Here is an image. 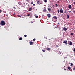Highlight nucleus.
Masks as SVG:
<instances>
[{"mask_svg": "<svg viewBox=\"0 0 75 75\" xmlns=\"http://www.w3.org/2000/svg\"><path fill=\"white\" fill-rule=\"evenodd\" d=\"M1 24L2 26H4L6 24V23L4 21H2L1 22Z\"/></svg>", "mask_w": 75, "mask_h": 75, "instance_id": "1", "label": "nucleus"}, {"mask_svg": "<svg viewBox=\"0 0 75 75\" xmlns=\"http://www.w3.org/2000/svg\"><path fill=\"white\" fill-rule=\"evenodd\" d=\"M62 28L64 31H67V29L65 27H64Z\"/></svg>", "mask_w": 75, "mask_h": 75, "instance_id": "2", "label": "nucleus"}, {"mask_svg": "<svg viewBox=\"0 0 75 75\" xmlns=\"http://www.w3.org/2000/svg\"><path fill=\"white\" fill-rule=\"evenodd\" d=\"M68 42H69V45H72V42L71 41H69Z\"/></svg>", "mask_w": 75, "mask_h": 75, "instance_id": "3", "label": "nucleus"}, {"mask_svg": "<svg viewBox=\"0 0 75 75\" xmlns=\"http://www.w3.org/2000/svg\"><path fill=\"white\" fill-rule=\"evenodd\" d=\"M68 8H69V9H71L72 8L71 6L70 5H69V6H68Z\"/></svg>", "mask_w": 75, "mask_h": 75, "instance_id": "4", "label": "nucleus"}, {"mask_svg": "<svg viewBox=\"0 0 75 75\" xmlns=\"http://www.w3.org/2000/svg\"><path fill=\"white\" fill-rule=\"evenodd\" d=\"M33 10V8L31 7L29 8V10H28L29 11H32Z\"/></svg>", "mask_w": 75, "mask_h": 75, "instance_id": "5", "label": "nucleus"}, {"mask_svg": "<svg viewBox=\"0 0 75 75\" xmlns=\"http://www.w3.org/2000/svg\"><path fill=\"white\" fill-rule=\"evenodd\" d=\"M47 16L48 17V18H50L51 17V15L50 14H47Z\"/></svg>", "mask_w": 75, "mask_h": 75, "instance_id": "6", "label": "nucleus"}, {"mask_svg": "<svg viewBox=\"0 0 75 75\" xmlns=\"http://www.w3.org/2000/svg\"><path fill=\"white\" fill-rule=\"evenodd\" d=\"M60 13H63V10H62V9H60Z\"/></svg>", "mask_w": 75, "mask_h": 75, "instance_id": "7", "label": "nucleus"}, {"mask_svg": "<svg viewBox=\"0 0 75 75\" xmlns=\"http://www.w3.org/2000/svg\"><path fill=\"white\" fill-rule=\"evenodd\" d=\"M53 18L55 19H57V17L56 16H54L53 17Z\"/></svg>", "mask_w": 75, "mask_h": 75, "instance_id": "8", "label": "nucleus"}, {"mask_svg": "<svg viewBox=\"0 0 75 75\" xmlns=\"http://www.w3.org/2000/svg\"><path fill=\"white\" fill-rule=\"evenodd\" d=\"M63 43H67V40H64V41L63 42Z\"/></svg>", "mask_w": 75, "mask_h": 75, "instance_id": "9", "label": "nucleus"}, {"mask_svg": "<svg viewBox=\"0 0 75 75\" xmlns=\"http://www.w3.org/2000/svg\"><path fill=\"white\" fill-rule=\"evenodd\" d=\"M47 10H48L49 11H51V8H47Z\"/></svg>", "mask_w": 75, "mask_h": 75, "instance_id": "10", "label": "nucleus"}, {"mask_svg": "<svg viewBox=\"0 0 75 75\" xmlns=\"http://www.w3.org/2000/svg\"><path fill=\"white\" fill-rule=\"evenodd\" d=\"M30 45H33V42L32 41H30Z\"/></svg>", "mask_w": 75, "mask_h": 75, "instance_id": "11", "label": "nucleus"}, {"mask_svg": "<svg viewBox=\"0 0 75 75\" xmlns=\"http://www.w3.org/2000/svg\"><path fill=\"white\" fill-rule=\"evenodd\" d=\"M43 12H47V10H46V9L43 10Z\"/></svg>", "mask_w": 75, "mask_h": 75, "instance_id": "12", "label": "nucleus"}, {"mask_svg": "<svg viewBox=\"0 0 75 75\" xmlns=\"http://www.w3.org/2000/svg\"><path fill=\"white\" fill-rule=\"evenodd\" d=\"M39 2H40V4H42V1H40Z\"/></svg>", "mask_w": 75, "mask_h": 75, "instance_id": "13", "label": "nucleus"}, {"mask_svg": "<svg viewBox=\"0 0 75 75\" xmlns=\"http://www.w3.org/2000/svg\"><path fill=\"white\" fill-rule=\"evenodd\" d=\"M44 39H47V37L46 36H44Z\"/></svg>", "mask_w": 75, "mask_h": 75, "instance_id": "14", "label": "nucleus"}, {"mask_svg": "<svg viewBox=\"0 0 75 75\" xmlns=\"http://www.w3.org/2000/svg\"><path fill=\"white\" fill-rule=\"evenodd\" d=\"M67 19H68L69 18V15H67Z\"/></svg>", "mask_w": 75, "mask_h": 75, "instance_id": "15", "label": "nucleus"}, {"mask_svg": "<svg viewBox=\"0 0 75 75\" xmlns=\"http://www.w3.org/2000/svg\"><path fill=\"white\" fill-rule=\"evenodd\" d=\"M47 49L48 51H49L50 50H51V49L50 48H47Z\"/></svg>", "mask_w": 75, "mask_h": 75, "instance_id": "16", "label": "nucleus"}, {"mask_svg": "<svg viewBox=\"0 0 75 75\" xmlns=\"http://www.w3.org/2000/svg\"><path fill=\"white\" fill-rule=\"evenodd\" d=\"M22 38L21 37H20V38H19V40H22Z\"/></svg>", "mask_w": 75, "mask_h": 75, "instance_id": "17", "label": "nucleus"}, {"mask_svg": "<svg viewBox=\"0 0 75 75\" xmlns=\"http://www.w3.org/2000/svg\"><path fill=\"white\" fill-rule=\"evenodd\" d=\"M68 69H69V70H70L71 69V68L70 67H68Z\"/></svg>", "mask_w": 75, "mask_h": 75, "instance_id": "18", "label": "nucleus"}, {"mask_svg": "<svg viewBox=\"0 0 75 75\" xmlns=\"http://www.w3.org/2000/svg\"><path fill=\"white\" fill-rule=\"evenodd\" d=\"M3 13H6V11H3Z\"/></svg>", "mask_w": 75, "mask_h": 75, "instance_id": "19", "label": "nucleus"}, {"mask_svg": "<svg viewBox=\"0 0 75 75\" xmlns=\"http://www.w3.org/2000/svg\"><path fill=\"white\" fill-rule=\"evenodd\" d=\"M30 14H30V13L28 14V15H27V16H28V17H29L30 16Z\"/></svg>", "mask_w": 75, "mask_h": 75, "instance_id": "20", "label": "nucleus"}, {"mask_svg": "<svg viewBox=\"0 0 75 75\" xmlns=\"http://www.w3.org/2000/svg\"><path fill=\"white\" fill-rule=\"evenodd\" d=\"M64 13H66V14L67 13V11H66V10L65 11H64Z\"/></svg>", "mask_w": 75, "mask_h": 75, "instance_id": "21", "label": "nucleus"}, {"mask_svg": "<svg viewBox=\"0 0 75 75\" xmlns=\"http://www.w3.org/2000/svg\"><path fill=\"white\" fill-rule=\"evenodd\" d=\"M44 2H45V3H46L47 2V0H44Z\"/></svg>", "mask_w": 75, "mask_h": 75, "instance_id": "22", "label": "nucleus"}, {"mask_svg": "<svg viewBox=\"0 0 75 75\" xmlns=\"http://www.w3.org/2000/svg\"><path fill=\"white\" fill-rule=\"evenodd\" d=\"M73 63H71V66H73Z\"/></svg>", "mask_w": 75, "mask_h": 75, "instance_id": "23", "label": "nucleus"}, {"mask_svg": "<svg viewBox=\"0 0 75 75\" xmlns=\"http://www.w3.org/2000/svg\"><path fill=\"white\" fill-rule=\"evenodd\" d=\"M55 5L56 6V7H58V5H57V4H55Z\"/></svg>", "mask_w": 75, "mask_h": 75, "instance_id": "24", "label": "nucleus"}, {"mask_svg": "<svg viewBox=\"0 0 75 75\" xmlns=\"http://www.w3.org/2000/svg\"><path fill=\"white\" fill-rule=\"evenodd\" d=\"M42 51L43 52H45V50H43V49L42 50Z\"/></svg>", "mask_w": 75, "mask_h": 75, "instance_id": "25", "label": "nucleus"}, {"mask_svg": "<svg viewBox=\"0 0 75 75\" xmlns=\"http://www.w3.org/2000/svg\"><path fill=\"white\" fill-rule=\"evenodd\" d=\"M37 2H38V4H40L39 3V1H38Z\"/></svg>", "mask_w": 75, "mask_h": 75, "instance_id": "26", "label": "nucleus"}, {"mask_svg": "<svg viewBox=\"0 0 75 75\" xmlns=\"http://www.w3.org/2000/svg\"><path fill=\"white\" fill-rule=\"evenodd\" d=\"M35 39L34 38V39H33V41H35Z\"/></svg>", "mask_w": 75, "mask_h": 75, "instance_id": "27", "label": "nucleus"}, {"mask_svg": "<svg viewBox=\"0 0 75 75\" xmlns=\"http://www.w3.org/2000/svg\"><path fill=\"white\" fill-rule=\"evenodd\" d=\"M71 35H74V34L73 33H71Z\"/></svg>", "mask_w": 75, "mask_h": 75, "instance_id": "28", "label": "nucleus"}, {"mask_svg": "<svg viewBox=\"0 0 75 75\" xmlns=\"http://www.w3.org/2000/svg\"><path fill=\"white\" fill-rule=\"evenodd\" d=\"M35 18H38V16H35Z\"/></svg>", "mask_w": 75, "mask_h": 75, "instance_id": "29", "label": "nucleus"}, {"mask_svg": "<svg viewBox=\"0 0 75 75\" xmlns=\"http://www.w3.org/2000/svg\"><path fill=\"white\" fill-rule=\"evenodd\" d=\"M24 37H27V35H24Z\"/></svg>", "mask_w": 75, "mask_h": 75, "instance_id": "30", "label": "nucleus"}, {"mask_svg": "<svg viewBox=\"0 0 75 75\" xmlns=\"http://www.w3.org/2000/svg\"><path fill=\"white\" fill-rule=\"evenodd\" d=\"M31 4H33V2H31Z\"/></svg>", "mask_w": 75, "mask_h": 75, "instance_id": "31", "label": "nucleus"}, {"mask_svg": "<svg viewBox=\"0 0 75 75\" xmlns=\"http://www.w3.org/2000/svg\"><path fill=\"white\" fill-rule=\"evenodd\" d=\"M2 12V10H0V13H1Z\"/></svg>", "mask_w": 75, "mask_h": 75, "instance_id": "32", "label": "nucleus"}, {"mask_svg": "<svg viewBox=\"0 0 75 75\" xmlns=\"http://www.w3.org/2000/svg\"><path fill=\"white\" fill-rule=\"evenodd\" d=\"M58 13H59V10H58Z\"/></svg>", "mask_w": 75, "mask_h": 75, "instance_id": "33", "label": "nucleus"}, {"mask_svg": "<svg viewBox=\"0 0 75 75\" xmlns=\"http://www.w3.org/2000/svg\"><path fill=\"white\" fill-rule=\"evenodd\" d=\"M18 16H19V17H20L21 18V16L20 15H18Z\"/></svg>", "mask_w": 75, "mask_h": 75, "instance_id": "34", "label": "nucleus"}, {"mask_svg": "<svg viewBox=\"0 0 75 75\" xmlns=\"http://www.w3.org/2000/svg\"><path fill=\"white\" fill-rule=\"evenodd\" d=\"M73 70H75V67H74V68H73Z\"/></svg>", "mask_w": 75, "mask_h": 75, "instance_id": "35", "label": "nucleus"}, {"mask_svg": "<svg viewBox=\"0 0 75 75\" xmlns=\"http://www.w3.org/2000/svg\"><path fill=\"white\" fill-rule=\"evenodd\" d=\"M73 51L75 52V48H74V50H73Z\"/></svg>", "mask_w": 75, "mask_h": 75, "instance_id": "36", "label": "nucleus"}, {"mask_svg": "<svg viewBox=\"0 0 75 75\" xmlns=\"http://www.w3.org/2000/svg\"><path fill=\"white\" fill-rule=\"evenodd\" d=\"M56 47H57V48L58 47V45H56Z\"/></svg>", "mask_w": 75, "mask_h": 75, "instance_id": "37", "label": "nucleus"}, {"mask_svg": "<svg viewBox=\"0 0 75 75\" xmlns=\"http://www.w3.org/2000/svg\"><path fill=\"white\" fill-rule=\"evenodd\" d=\"M64 70L65 71L66 70V69L65 68H64Z\"/></svg>", "mask_w": 75, "mask_h": 75, "instance_id": "38", "label": "nucleus"}, {"mask_svg": "<svg viewBox=\"0 0 75 75\" xmlns=\"http://www.w3.org/2000/svg\"><path fill=\"white\" fill-rule=\"evenodd\" d=\"M13 8H14L15 9H16V8H15V7H13Z\"/></svg>", "mask_w": 75, "mask_h": 75, "instance_id": "39", "label": "nucleus"}, {"mask_svg": "<svg viewBox=\"0 0 75 75\" xmlns=\"http://www.w3.org/2000/svg\"><path fill=\"white\" fill-rule=\"evenodd\" d=\"M29 1V0H26V1Z\"/></svg>", "mask_w": 75, "mask_h": 75, "instance_id": "40", "label": "nucleus"}, {"mask_svg": "<svg viewBox=\"0 0 75 75\" xmlns=\"http://www.w3.org/2000/svg\"><path fill=\"white\" fill-rule=\"evenodd\" d=\"M35 4H33V6H35Z\"/></svg>", "mask_w": 75, "mask_h": 75, "instance_id": "41", "label": "nucleus"}, {"mask_svg": "<svg viewBox=\"0 0 75 75\" xmlns=\"http://www.w3.org/2000/svg\"><path fill=\"white\" fill-rule=\"evenodd\" d=\"M65 43L66 45H67V43Z\"/></svg>", "mask_w": 75, "mask_h": 75, "instance_id": "42", "label": "nucleus"}, {"mask_svg": "<svg viewBox=\"0 0 75 75\" xmlns=\"http://www.w3.org/2000/svg\"><path fill=\"white\" fill-rule=\"evenodd\" d=\"M74 4L75 5V2H74Z\"/></svg>", "mask_w": 75, "mask_h": 75, "instance_id": "43", "label": "nucleus"}, {"mask_svg": "<svg viewBox=\"0 0 75 75\" xmlns=\"http://www.w3.org/2000/svg\"><path fill=\"white\" fill-rule=\"evenodd\" d=\"M59 29V30L61 29V28H59V29Z\"/></svg>", "mask_w": 75, "mask_h": 75, "instance_id": "44", "label": "nucleus"}, {"mask_svg": "<svg viewBox=\"0 0 75 75\" xmlns=\"http://www.w3.org/2000/svg\"><path fill=\"white\" fill-rule=\"evenodd\" d=\"M33 23V22H31V23Z\"/></svg>", "mask_w": 75, "mask_h": 75, "instance_id": "45", "label": "nucleus"}, {"mask_svg": "<svg viewBox=\"0 0 75 75\" xmlns=\"http://www.w3.org/2000/svg\"><path fill=\"white\" fill-rule=\"evenodd\" d=\"M58 25H59V24H60V23H58Z\"/></svg>", "mask_w": 75, "mask_h": 75, "instance_id": "46", "label": "nucleus"}, {"mask_svg": "<svg viewBox=\"0 0 75 75\" xmlns=\"http://www.w3.org/2000/svg\"><path fill=\"white\" fill-rule=\"evenodd\" d=\"M74 13H75V10L74 11Z\"/></svg>", "mask_w": 75, "mask_h": 75, "instance_id": "47", "label": "nucleus"}, {"mask_svg": "<svg viewBox=\"0 0 75 75\" xmlns=\"http://www.w3.org/2000/svg\"><path fill=\"white\" fill-rule=\"evenodd\" d=\"M61 40H62V39H61Z\"/></svg>", "mask_w": 75, "mask_h": 75, "instance_id": "48", "label": "nucleus"}, {"mask_svg": "<svg viewBox=\"0 0 75 75\" xmlns=\"http://www.w3.org/2000/svg\"><path fill=\"white\" fill-rule=\"evenodd\" d=\"M1 25V23H0V25Z\"/></svg>", "mask_w": 75, "mask_h": 75, "instance_id": "49", "label": "nucleus"}, {"mask_svg": "<svg viewBox=\"0 0 75 75\" xmlns=\"http://www.w3.org/2000/svg\"><path fill=\"white\" fill-rule=\"evenodd\" d=\"M29 3H30V2H29Z\"/></svg>", "mask_w": 75, "mask_h": 75, "instance_id": "50", "label": "nucleus"}, {"mask_svg": "<svg viewBox=\"0 0 75 75\" xmlns=\"http://www.w3.org/2000/svg\"><path fill=\"white\" fill-rule=\"evenodd\" d=\"M59 0L61 1V0Z\"/></svg>", "mask_w": 75, "mask_h": 75, "instance_id": "51", "label": "nucleus"}, {"mask_svg": "<svg viewBox=\"0 0 75 75\" xmlns=\"http://www.w3.org/2000/svg\"><path fill=\"white\" fill-rule=\"evenodd\" d=\"M73 0H72V1H73Z\"/></svg>", "mask_w": 75, "mask_h": 75, "instance_id": "52", "label": "nucleus"}]
</instances>
